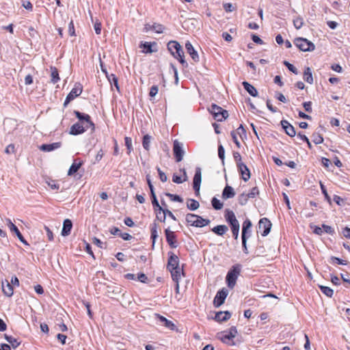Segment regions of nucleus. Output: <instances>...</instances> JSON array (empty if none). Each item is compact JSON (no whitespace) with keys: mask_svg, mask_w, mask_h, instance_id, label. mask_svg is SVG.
I'll return each instance as SVG.
<instances>
[{"mask_svg":"<svg viewBox=\"0 0 350 350\" xmlns=\"http://www.w3.org/2000/svg\"><path fill=\"white\" fill-rule=\"evenodd\" d=\"M231 317L229 311H219L216 312L214 319L218 322L226 321Z\"/></svg>","mask_w":350,"mask_h":350,"instance_id":"21","label":"nucleus"},{"mask_svg":"<svg viewBox=\"0 0 350 350\" xmlns=\"http://www.w3.org/2000/svg\"><path fill=\"white\" fill-rule=\"evenodd\" d=\"M158 90H159V88H158L157 85H152L150 90V92H149L150 96L154 97V96H156L157 94L158 93Z\"/></svg>","mask_w":350,"mask_h":350,"instance_id":"60","label":"nucleus"},{"mask_svg":"<svg viewBox=\"0 0 350 350\" xmlns=\"http://www.w3.org/2000/svg\"><path fill=\"white\" fill-rule=\"evenodd\" d=\"M173 152L176 162L181 161L185 154V151L183 148V144L175 140L173 146Z\"/></svg>","mask_w":350,"mask_h":350,"instance_id":"11","label":"nucleus"},{"mask_svg":"<svg viewBox=\"0 0 350 350\" xmlns=\"http://www.w3.org/2000/svg\"><path fill=\"white\" fill-rule=\"evenodd\" d=\"M294 44L302 51H312L315 48L314 44L312 42L303 38H295Z\"/></svg>","mask_w":350,"mask_h":350,"instance_id":"5","label":"nucleus"},{"mask_svg":"<svg viewBox=\"0 0 350 350\" xmlns=\"http://www.w3.org/2000/svg\"><path fill=\"white\" fill-rule=\"evenodd\" d=\"M165 196L169 197L172 201L178 202H183V198L180 196H178V195L172 194L170 193H166Z\"/></svg>","mask_w":350,"mask_h":350,"instance_id":"46","label":"nucleus"},{"mask_svg":"<svg viewBox=\"0 0 350 350\" xmlns=\"http://www.w3.org/2000/svg\"><path fill=\"white\" fill-rule=\"evenodd\" d=\"M124 141H125V145H126V148H127V153H128V154H130L131 150H133L132 139L129 137H126L124 138Z\"/></svg>","mask_w":350,"mask_h":350,"instance_id":"48","label":"nucleus"},{"mask_svg":"<svg viewBox=\"0 0 350 350\" xmlns=\"http://www.w3.org/2000/svg\"><path fill=\"white\" fill-rule=\"evenodd\" d=\"M312 141L315 144H320L323 142V138L321 135L317 133L313 135Z\"/></svg>","mask_w":350,"mask_h":350,"instance_id":"50","label":"nucleus"},{"mask_svg":"<svg viewBox=\"0 0 350 350\" xmlns=\"http://www.w3.org/2000/svg\"><path fill=\"white\" fill-rule=\"evenodd\" d=\"M137 280L142 283H148V277L143 273H139L137 277Z\"/></svg>","mask_w":350,"mask_h":350,"instance_id":"53","label":"nucleus"},{"mask_svg":"<svg viewBox=\"0 0 350 350\" xmlns=\"http://www.w3.org/2000/svg\"><path fill=\"white\" fill-rule=\"evenodd\" d=\"M163 213H165V216H168L170 217L171 219H172L173 220L176 221V217L174 216V215L172 213V211H170V210H168L167 208H164L163 207V211H161Z\"/></svg>","mask_w":350,"mask_h":350,"instance_id":"61","label":"nucleus"},{"mask_svg":"<svg viewBox=\"0 0 350 350\" xmlns=\"http://www.w3.org/2000/svg\"><path fill=\"white\" fill-rule=\"evenodd\" d=\"M238 170L241 174L243 180L246 182L250 178V171L245 164L240 163L238 165Z\"/></svg>","mask_w":350,"mask_h":350,"instance_id":"17","label":"nucleus"},{"mask_svg":"<svg viewBox=\"0 0 350 350\" xmlns=\"http://www.w3.org/2000/svg\"><path fill=\"white\" fill-rule=\"evenodd\" d=\"M303 107L306 111L310 113L312 112V102L308 101L303 103Z\"/></svg>","mask_w":350,"mask_h":350,"instance_id":"62","label":"nucleus"},{"mask_svg":"<svg viewBox=\"0 0 350 350\" xmlns=\"http://www.w3.org/2000/svg\"><path fill=\"white\" fill-rule=\"evenodd\" d=\"M233 157H234V161L237 163V166L240 164V163H243L241 161V156L239 152H233Z\"/></svg>","mask_w":350,"mask_h":350,"instance_id":"56","label":"nucleus"},{"mask_svg":"<svg viewBox=\"0 0 350 350\" xmlns=\"http://www.w3.org/2000/svg\"><path fill=\"white\" fill-rule=\"evenodd\" d=\"M322 228L323 231L329 234H333L334 233V230L330 226L323 224Z\"/></svg>","mask_w":350,"mask_h":350,"instance_id":"54","label":"nucleus"},{"mask_svg":"<svg viewBox=\"0 0 350 350\" xmlns=\"http://www.w3.org/2000/svg\"><path fill=\"white\" fill-rule=\"evenodd\" d=\"M155 316L159 320V321L161 323H163L164 324V325L166 327H167L172 330H174L175 329L176 325L171 321L167 320L165 317H164L159 314H155Z\"/></svg>","mask_w":350,"mask_h":350,"instance_id":"28","label":"nucleus"},{"mask_svg":"<svg viewBox=\"0 0 350 350\" xmlns=\"http://www.w3.org/2000/svg\"><path fill=\"white\" fill-rule=\"evenodd\" d=\"M211 204L215 210H221L223 208V203L215 197L213 198Z\"/></svg>","mask_w":350,"mask_h":350,"instance_id":"44","label":"nucleus"},{"mask_svg":"<svg viewBox=\"0 0 350 350\" xmlns=\"http://www.w3.org/2000/svg\"><path fill=\"white\" fill-rule=\"evenodd\" d=\"M304 80L310 84H312L313 83L312 72L309 67L306 68L304 70Z\"/></svg>","mask_w":350,"mask_h":350,"instance_id":"34","label":"nucleus"},{"mask_svg":"<svg viewBox=\"0 0 350 350\" xmlns=\"http://www.w3.org/2000/svg\"><path fill=\"white\" fill-rule=\"evenodd\" d=\"M329 262L332 264H337V265H347L348 264V262L347 260L340 259L336 256H331L329 258Z\"/></svg>","mask_w":350,"mask_h":350,"instance_id":"43","label":"nucleus"},{"mask_svg":"<svg viewBox=\"0 0 350 350\" xmlns=\"http://www.w3.org/2000/svg\"><path fill=\"white\" fill-rule=\"evenodd\" d=\"M234 131L236 132V135H239L241 137H242L243 135H245V130L242 124Z\"/></svg>","mask_w":350,"mask_h":350,"instance_id":"63","label":"nucleus"},{"mask_svg":"<svg viewBox=\"0 0 350 350\" xmlns=\"http://www.w3.org/2000/svg\"><path fill=\"white\" fill-rule=\"evenodd\" d=\"M144 29L146 31L153 30L157 33H161L163 32L164 26L159 23H154L153 25L146 24L145 25Z\"/></svg>","mask_w":350,"mask_h":350,"instance_id":"23","label":"nucleus"},{"mask_svg":"<svg viewBox=\"0 0 350 350\" xmlns=\"http://www.w3.org/2000/svg\"><path fill=\"white\" fill-rule=\"evenodd\" d=\"M242 85L244 89L252 96H256L258 95V91L254 86L251 85L247 81H243Z\"/></svg>","mask_w":350,"mask_h":350,"instance_id":"29","label":"nucleus"},{"mask_svg":"<svg viewBox=\"0 0 350 350\" xmlns=\"http://www.w3.org/2000/svg\"><path fill=\"white\" fill-rule=\"evenodd\" d=\"M321 189L323 194L325 196V200L329 203V204H332L331 198L329 196L325 187L323 184H321Z\"/></svg>","mask_w":350,"mask_h":350,"instance_id":"49","label":"nucleus"},{"mask_svg":"<svg viewBox=\"0 0 350 350\" xmlns=\"http://www.w3.org/2000/svg\"><path fill=\"white\" fill-rule=\"evenodd\" d=\"M165 234L166 237V241L170 245V246L172 248H176L177 247V245L174 232L171 231L169 228H167L165 230Z\"/></svg>","mask_w":350,"mask_h":350,"instance_id":"16","label":"nucleus"},{"mask_svg":"<svg viewBox=\"0 0 350 350\" xmlns=\"http://www.w3.org/2000/svg\"><path fill=\"white\" fill-rule=\"evenodd\" d=\"M171 273L172 280L178 282L180 278L181 269L180 267H177L176 269H169Z\"/></svg>","mask_w":350,"mask_h":350,"instance_id":"37","label":"nucleus"},{"mask_svg":"<svg viewBox=\"0 0 350 350\" xmlns=\"http://www.w3.org/2000/svg\"><path fill=\"white\" fill-rule=\"evenodd\" d=\"M168 262H167V269H176L177 267H179V258L178 257L174 254L172 252H168Z\"/></svg>","mask_w":350,"mask_h":350,"instance_id":"13","label":"nucleus"},{"mask_svg":"<svg viewBox=\"0 0 350 350\" xmlns=\"http://www.w3.org/2000/svg\"><path fill=\"white\" fill-rule=\"evenodd\" d=\"M8 226L10 228V231L14 232L18 239L25 245H29L28 243L26 241V240L24 239L23 236L19 231L18 228L16 226H15L10 219H8Z\"/></svg>","mask_w":350,"mask_h":350,"instance_id":"18","label":"nucleus"},{"mask_svg":"<svg viewBox=\"0 0 350 350\" xmlns=\"http://www.w3.org/2000/svg\"><path fill=\"white\" fill-rule=\"evenodd\" d=\"M106 77L107 78L110 84L114 85V86L116 87L117 90L119 91L120 87L118 85V79L117 77L113 74H110V75L109 74L106 76Z\"/></svg>","mask_w":350,"mask_h":350,"instance_id":"35","label":"nucleus"},{"mask_svg":"<svg viewBox=\"0 0 350 350\" xmlns=\"http://www.w3.org/2000/svg\"><path fill=\"white\" fill-rule=\"evenodd\" d=\"M286 135L290 137H294L296 135L295 128L287 121H286Z\"/></svg>","mask_w":350,"mask_h":350,"instance_id":"42","label":"nucleus"},{"mask_svg":"<svg viewBox=\"0 0 350 350\" xmlns=\"http://www.w3.org/2000/svg\"><path fill=\"white\" fill-rule=\"evenodd\" d=\"M157 228L158 226L157 224L154 222L150 227V231H151V239L152 240V245H154L156 239L158 237V232H157Z\"/></svg>","mask_w":350,"mask_h":350,"instance_id":"36","label":"nucleus"},{"mask_svg":"<svg viewBox=\"0 0 350 350\" xmlns=\"http://www.w3.org/2000/svg\"><path fill=\"white\" fill-rule=\"evenodd\" d=\"M234 196L235 192L234 189L231 186L226 185L222 192V198L226 200L228 198H232L234 197Z\"/></svg>","mask_w":350,"mask_h":350,"instance_id":"27","label":"nucleus"},{"mask_svg":"<svg viewBox=\"0 0 350 350\" xmlns=\"http://www.w3.org/2000/svg\"><path fill=\"white\" fill-rule=\"evenodd\" d=\"M157 171H158V174H159L160 180L163 183L166 182L167 180V177L166 174L163 172H162L159 167H157Z\"/></svg>","mask_w":350,"mask_h":350,"instance_id":"55","label":"nucleus"},{"mask_svg":"<svg viewBox=\"0 0 350 350\" xmlns=\"http://www.w3.org/2000/svg\"><path fill=\"white\" fill-rule=\"evenodd\" d=\"M319 287L321 291L328 297H332L333 296L334 291L331 288L323 285H319Z\"/></svg>","mask_w":350,"mask_h":350,"instance_id":"40","label":"nucleus"},{"mask_svg":"<svg viewBox=\"0 0 350 350\" xmlns=\"http://www.w3.org/2000/svg\"><path fill=\"white\" fill-rule=\"evenodd\" d=\"M250 198H247V195L245 194V193H241L239 196V203L241 204V205H245L248 199Z\"/></svg>","mask_w":350,"mask_h":350,"instance_id":"51","label":"nucleus"},{"mask_svg":"<svg viewBox=\"0 0 350 350\" xmlns=\"http://www.w3.org/2000/svg\"><path fill=\"white\" fill-rule=\"evenodd\" d=\"M286 67L292 72H293L295 75H297L299 73L297 68L293 65L292 64H290L288 62H286Z\"/></svg>","mask_w":350,"mask_h":350,"instance_id":"52","label":"nucleus"},{"mask_svg":"<svg viewBox=\"0 0 350 350\" xmlns=\"http://www.w3.org/2000/svg\"><path fill=\"white\" fill-rule=\"evenodd\" d=\"M83 163V162L82 161H79V163H76V161H75V162L71 165V166L70 167V168L68 170V175L72 176L74 174H75L79 170V169L81 167Z\"/></svg>","mask_w":350,"mask_h":350,"instance_id":"30","label":"nucleus"},{"mask_svg":"<svg viewBox=\"0 0 350 350\" xmlns=\"http://www.w3.org/2000/svg\"><path fill=\"white\" fill-rule=\"evenodd\" d=\"M51 81L53 83H56L59 80V72L57 68L51 66Z\"/></svg>","mask_w":350,"mask_h":350,"instance_id":"33","label":"nucleus"},{"mask_svg":"<svg viewBox=\"0 0 350 350\" xmlns=\"http://www.w3.org/2000/svg\"><path fill=\"white\" fill-rule=\"evenodd\" d=\"M225 219L229 224L231 230H239L240 224L239 221L237 219L236 216L232 211L226 210L225 214Z\"/></svg>","mask_w":350,"mask_h":350,"instance_id":"8","label":"nucleus"},{"mask_svg":"<svg viewBox=\"0 0 350 350\" xmlns=\"http://www.w3.org/2000/svg\"><path fill=\"white\" fill-rule=\"evenodd\" d=\"M4 338L14 349H16L21 345V341H18L17 338H14L12 336H9L5 334H4Z\"/></svg>","mask_w":350,"mask_h":350,"instance_id":"32","label":"nucleus"},{"mask_svg":"<svg viewBox=\"0 0 350 350\" xmlns=\"http://www.w3.org/2000/svg\"><path fill=\"white\" fill-rule=\"evenodd\" d=\"M157 44L155 42H142L139 45V47L142 48L144 49L142 51L143 53H152L153 52L157 51V49H152L153 46H157Z\"/></svg>","mask_w":350,"mask_h":350,"instance_id":"20","label":"nucleus"},{"mask_svg":"<svg viewBox=\"0 0 350 350\" xmlns=\"http://www.w3.org/2000/svg\"><path fill=\"white\" fill-rule=\"evenodd\" d=\"M251 227H252L251 221L249 219H246L242 224L241 238L248 239V237H250Z\"/></svg>","mask_w":350,"mask_h":350,"instance_id":"15","label":"nucleus"},{"mask_svg":"<svg viewBox=\"0 0 350 350\" xmlns=\"http://www.w3.org/2000/svg\"><path fill=\"white\" fill-rule=\"evenodd\" d=\"M258 193V189L257 187H253L250 192H249L247 195V198H253Z\"/></svg>","mask_w":350,"mask_h":350,"instance_id":"58","label":"nucleus"},{"mask_svg":"<svg viewBox=\"0 0 350 350\" xmlns=\"http://www.w3.org/2000/svg\"><path fill=\"white\" fill-rule=\"evenodd\" d=\"M88 129H89L88 126H84L80 122H77L70 127L69 133L72 135H77L84 133Z\"/></svg>","mask_w":350,"mask_h":350,"instance_id":"14","label":"nucleus"},{"mask_svg":"<svg viewBox=\"0 0 350 350\" xmlns=\"http://www.w3.org/2000/svg\"><path fill=\"white\" fill-rule=\"evenodd\" d=\"M185 219L187 224L198 228L205 226L211 222L208 219H204L201 216L192 213L187 214Z\"/></svg>","mask_w":350,"mask_h":350,"instance_id":"3","label":"nucleus"},{"mask_svg":"<svg viewBox=\"0 0 350 350\" xmlns=\"http://www.w3.org/2000/svg\"><path fill=\"white\" fill-rule=\"evenodd\" d=\"M23 7L25 8L26 10L31 11L33 9V5L29 1H24L22 4Z\"/></svg>","mask_w":350,"mask_h":350,"instance_id":"64","label":"nucleus"},{"mask_svg":"<svg viewBox=\"0 0 350 350\" xmlns=\"http://www.w3.org/2000/svg\"><path fill=\"white\" fill-rule=\"evenodd\" d=\"M61 146L60 142H55L50 144H42L40 146V150L44 152H51L52 150H54Z\"/></svg>","mask_w":350,"mask_h":350,"instance_id":"26","label":"nucleus"},{"mask_svg":"<svg viewBox=\"0 0 350 350\" xmlns=\"http://www.w3.org/2000/svg\"><path fill=\"white\" fill-rule=\"evenodd\" d=\"M2 291L7 297H11L13 295V286L7 280L5 282H2Z\"/></svg>","mask_w":350,"mask_h":350,"instance_id":"22","label":"nucleus"},{"mask_svg":"<svg viewBox=\"0 0 350 350\" xmlns=\"http://www.w3.org/2000/svg\"><path fill=\"white\" fill-rule=\"evenodd\" d=\"M151 139L152 137L148 134L145 135L143 137L142 146L144 148L148 151L150 150Z\"/></svg>","mask_w":350,"mask_h":350,"instance_id":"41","label":"nucleus"},{"mask_svg":"<svg viewBox=\"0 0 350 350\" xmlns=\"http://www.w3.org/2000/svg\"><path fill=\"white\" fill-rule=\"evenodd\" d=\"M271 228V223L267 218H262L258 222V232L262 236H267Z\"/></svg>","mask_w":350,"mask_h":350,"instance_id":"9","label":"nucleus"},{"mask_svg":"<svg viewBox=\"0 0 350 350\" xmlns=\"http://www.w3.org/2000/svg\"><path fill=\"white\" fill-rule=\"evenodd\" d=\"M72 228V223L70 219H66L63 223V228L62 230V235L64 237L68 236L70 234Z\"/></svg>","mask_w":350,"mask_h":350,"instance_id":"24","label":"nucleus"},{"mask_svg":"<svg viewBox=\"0 0 350 350\" xmlns=\"http://www.w3.org/2000/svg\"><path fill=\"white\" fill-rule=\"evenodd\" d=\"M218 157L221 160L222 163L224 164L225 159V150L224 146L220 144L218 146Z\"/></svg>","mask_w":350,"mask_h":350,"instance_id":"47","label":"nucleus"},{"mask_svg":"<svg viewBox=\"0 0 350 350\" xmlns=\"http://www.w3.org/2000/svg\"><path fill=\"white\" fill-rule=\"evenodd\" d=\"M185 49L187 52L190 55L191 57L194 62H199V56L198 52L194 49L191 43L187 41L185 44Z\"/></svg>","mask_w":350,"mask_h":350,"instance_id":"19","label":"nucleus"},{"mask_svg":"<svg viewBox=\"0 0 350 350\" xmlns=\"http://www.w3.org/2000/svg\"><path fill=\"white\" fill-rule=\"evenodd\" d=\"M202 182V172L200 167L196 168L195 174L193 179V188L196 196L200 193V184Z\"/></svg>","mask_w":350,"mask_h":350,"instance_id":"10","label":"nucleus"},{"mask_svg":"<svg viewBox=\"0 0 350 350\" xmlns=\"http://www.w3.org/2000/svg\"><path fill=\"white\" fill-rule=\"evenodd\" d=\"M228 295V290L226 288H222L221 290L219 291L213 300V304L214 306L216 308H218L221 306L225 301V299Z\"/></svg>","mask_w":350,"mask_h":350,"instance_id":"12","label":"nucleus"},{"mask_svg":"<svg viewBox=\"0 0 350 350\" xmlns=\"http://www.w3.org/2000/svg\"><path fill=\"white\" fill-rule=\"evenodd\" d=\"M237 334V329L236 327L232 326L230 328L228 334H226L220 338L221 340L224 343H228L227 340H232L234 338Z\"/></svg>","mask_w":350,"mask_h":350,"instance_id":"25","label":"nucleus"},{"mask_svg":"<svg viewBox=\"0 0 350 350\" xmlns=\"http://www.w3.org/2000/svg\"><path fill=\"white\" fill-rule=\"evenodd\" d=\"M74 113L79 119L81 124L88 126V129L91 128L92 131L94 130V124L91 120V118L88 114L83 113L78 111H74Z\"/></svg>","mask_w":350,"mask_h":350,"instance_id":"6","label":"nucleus"},{"mask_svg":"<svg viewBox=\"0 0 350 350\" xmlns=\"http://www.w3.org/2000/svg\"><path fill=\"white\" fill-rule=\"evenodd\" d=\"M167 46L171 55L178 59L183 66L187 67L188 64L184 59V52L181 45L177 41L171 40L167 43Z\"/></svg>","mask_w":350,"mask_h":350,"instance_id":"1","label":"nucleus"},{"mask_svg":"<svg viewBox=\"0 0 350 350\" xmlns=\"http://www.w3.org/2000/svg\"><path fill=\"white\" fill-rule=\"evenodd\" d=\"M150 197L154 210H155V208H158L159 211H163V207L159 205L154 191H150Z\"/></svg>","mask_w":350,"mask_h":350,"instance_id":"38","label":"nucleus"},{"mask_svg":"<svg viewBox=\"0 0 350 350\" xmlns=\"http://www.w3.org/2000/svg\"><path fill=\"white\" fill-rule=\"evenodd\" d=\"M5 152L7 154H13L15 152V146L14 144H9L5 150Z\"/></svg>","mask_w":350,"mask_h":350,"instance_id":"59","label":"nucleus"},{"mask_svg":"<svg viewBox=\"0 0 350 350\" xmlns=\"http://www.w3.org/2000/svg\"><path fill=\"white\" fill-rule=\"evenodd\" d=\"M231 137L232 138V140L234 142V143L236 144V146L238 147V148H240L241 146V144L238 139V137H237V135H236V132L234 131H232L231 132Z\"/></svg>","mask_w":350,"mask_h":350,"instance_id":"57","label":"nucleus"},{"mask_svg":"<svg viewBox=\"0 0 350 350\" xmlns=\"http://www.w3.org/2000/svg\"><path fill=\"white\" fill-rule=\"evenodd\" d=\"M83 90V87L80 83H76L75 87L71 90L70 93L67 95L66 100L64 103V106L66 107L68 104L74 100L76 97L79 96Z\"/></svg>","mask_w":350,"mask_h":350,"instance_id":"7","label":"nucleus"},{"mask_svg":"<svg viewBox=\"0 0 350 350\" xmlns=\"http://www.w3.org/2000/svg\"><path fill=\"white\" fill-rule=\"evenodd\" d=\"M241 271V265L240 264L233 265L228 271L226 277V280L228 286L230 288H233L234 287L238 276L240 275Z\"/></svg>","mask_w":350,"mask_h":350,"instance_id":"2","label":"nucleus"},{"mask_svg":"<svg viewBox=\"0 0 350 350\" xmlns=\"http://www.w3.org/2000/svg\"><path fill=\"white\" fill-rule=\"evenodd\" d=\"M154 212L156 213L157 219L159 220L161 222L165 221L166 216L165 215V213L159 211L158 208H155Z\"/></svg>","mask_w":350,"mask_h":350,"instance_id":"45","label":"nucleus"},{"mask_svg":"<svg viewBox=\"0 0 350 350\" xmlns=\"http://www.w3.org/2000/svg\"><path fill=\"white\" fill-rule=\"evenodd\" d=\"M228 228L226 225H218L212 228V231L219 236H222L224 234Z\"/></svg>","mask_w":350,"mask_h":350,"instance_id":"31","label":"nucleus"},{"mask_svg":"<svg viewBox=\"0 0 350 350\" xmlns=\"http://www.w3.org/2000/svg\"><path fill=\"white\" fill-rule=\"evenodd\" d=\"M208 111L217 121L221 122L228 117V111L222 109L216 104H212Z\"/></svg>","mask_w":350,"mask_h":350,"instance_id":"4","label":"nucleus"},{"mask_svg":"<svg viewBox=\"0 0 350 350\" xmlns=\"http://www.w3.org/2000/svg\"><path fill=\"white\" fill-rule=\"evenodd\" d=\"M199 206V202L193 199H188L187 202V207L191 211H196Z\"/></svg>","mask_w":350,"mask_h":350,"instance_id":"39","label":"nucleus"}]
</instances>
